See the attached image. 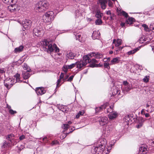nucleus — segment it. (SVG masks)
<instances>
[{
    "label": "nucleus",
    "mask_w": 154,
    "mask_h": 154,
    "mask_svg": "<svg viewBox=\"0 0 154 154\" xmlns=\"http://www.w3.org/2000/svg\"><path fill=\"white\" fill-rule=\"evenodd\" d=\"M105 139H101L98 141L96 146H93L91 150V152L94 154H99L102 152L104 149L106 144Z\"/></svg>",
    "instance_id": "f257e3e1"
},
{
    "label": "nucleus",
    "mask_w": 154,
    "mask_h": 154,
    "mask_svg": "<svg viewBox=\"0 0 154 154\" xmlns=\"http://www.w3.org/2000/svg\"><path fill=\"white\" fill-rule=\"evenodd\" d=\"M41 43L44 47L47 49L48 51L52 52L54 51L56 52H58L59 51V48L55 44H52L50 42L46 40H44L41 42Z\"/></svg>",
    "instance_id": "f03ea898"
},
{
    "label": "nucleus",
    "mask_w": 154,
    "mask_h": 154,
    "mask_svg": "<svg viewBox=\"0 0 154 154\" xmlns=\"http://www.w3.org/2000/svg\"><path fill=\"white\" fill-rule=\"evenodd\" d=\"M90 58L88 55H86L84 56L83 60L76 62L75 63L78 69L80 70L83 69L87 63H89Z\"/></svg>",
    "instance_id": "7ed1b4c3"
},
{
    "label": "nucleus",
    "mask_w": 154,
    "mask_h": 154,
    "mask_svg": "<svg viewBox=\"0 0 154 154\" xmlns=\"http://www.w3.org/2000/svg\"><path fill=\"white\" fill-rule=\"evenodd\" d=\"M49 4L47 1L40 2L35 5V8L39 12H43L48 8Z\"/></svg>",
    "instance_id": "20e7f679"
},
{
    "label": "nucleus",
    "mask_w": 154,
    "mask_h": 154,
    "mask_svg": "<svg viewBox=\"0 0 154 154\" xmlns=\"http://www.w3.org/2000/svg\"><path fill=\"white\" fill-rule=\"evenodd\" d=\"M55 16L53 11H48L43 15L42 20L45 23H50L54 20Z\"/></svg>",
    "instance_id": "39448f33"
},
{
    "label": "nucleus",
    "mask_w": 154,
    "mask_h": 154,
    "mask_svg": "<svg viewBox=\"0 0 154 154\" xmlns=\"http://www.w3.org/2000/svg\"><path fill=\"white\" fill-rule=\"evenodd\" d=\"M34 35L37 36L42 35L44 33L42 28L40 26H37L33 29Z\"/></svg>",
    "instance_id": "423d86ee"
},
{
    "label": "nucleus",
    "mask_w": 154,
    "mask_h": 154,
    "mask_svg": "<svg viewBox=\"0 0 154 154\" xmlns=\"http://www.w3.org/2000/svg\"><path fill=\"white\" fill-rule=\"evenodd\" d=\"M151 102H154V101L152 100L148 102L146 104V110L147 112L151 113L154 111V105L150 104V103Z\"/></svg>",
    "instance_id": "0eeeda50"
},
{
    "label": "nucleus",
    "mask_w": 154,
    "mask_h": 154,
    "mask_svg": "<svg viewBox=\"0 0 154 154\" xmlns=\"http://www.w3.org/2000/svg\"><path fill=\"white\" fill-rule=\"evenodd\" d=\"M13 83V80L10 78H7L4 81V85L8 89L10 88L12 86Z\"/></svg>",
    "instance_id": "6e6552de"
},
{
    "label": "nucleus",
    "mask_w": 154,
    "mask_h": 154,
    "mask_svg": "<svg viewBox=\"0 0 154 154\" xmlns=\"http://www.w3.org/2000/svg\"><path fill=\"white\" fill-rule=\"evenodd\" d=\"M100 124L101 126L106 125L108 122V118L105 116L101 117L99 119Z\"/></svg>",
    "instance_id": "1a4fd4ad"
},
{
    "label": "nucleus",
    "mask_w": 154,
    "mask_h": 154,
    "mask_svg": "<svg viewBox=\"0 0 154 154\" xmlns=\"http://www.w3.org/2000/svg\"><path fill=\"white\" fill-rule=\"evenodd\" d=\"M35 91L37 94L38 95H42L46 92V91L43 87L36 88Z\"/></svg>",
    "instance_id": "9d476101"
},
{
    "label": "nucleus",
    "mask_w": 154,
    "mask_h": 154,
    "mask_svg": "<svg viewBox=\"0 0 154 154\" xmlns=\"http://www.w3.org/2000/svg\"><path fill=\"white\" fill-rule=\"evenodd\" d=\"M123 85H124V88L126 91H128L131 90L132 88V85L130 84L127 81H124L123 82Z\"/></svg>",
    "instance_id": "9b49d317"
},
{
    "label": "nucleus",
    "mask_w": 154,
    "mask_h": 154,
    "mask_svg": "<svg viewBox=\"0 0 154 154\" xmlns=\"http://www.w3.org/2000/svg\"><path fill=\"white\" fill-rule=\"evenodd\" d=\"M108 104V103H106L100 106L96 107L95 109L96 113H98L102 111L103 109L106 108V106H107Z\"/></svg>",
    "instance_id": "f8f14e48"
},
{
    "label": "nucleus",
    "mask_w": 154,
    "mask_h": 154,
    "mask_svg": "<svg viewBox=\"0 0 154 154\" xmlns=\"http://www.w3.org/2000/svg\"><path fill=\"white\" fill-rule=\"evenodd\" d=\"M147 146L145 145H142L139 148V152L142 154H145L147 151Z\"/></svg>",
    "instance_id": "ddd939ff"
},
{
    "label": "nucleus",
    "mask_w": 154,
    "mask_h": 154,
    "mask_svg": "<svg viewBox=\"0 0 154 154\" xmlns=\"http://www.w3.org/2000/svg\"><path fill=\"white\" fill-rule=\"evenodd\" d=\"M11 143L6 141H4L2 146V149L5 150L8 149L9 148L11 147Z\"/></svg>",
    "instance_id": "4468645a"
},
{
    "label": "nucleus",
    "mask_w": 154,
    "mask_h": 154,
    "mask_svg": "<svg viewBox=\"0 0 154 154\" xmlns=\"http://www.w3.org/2000/svg\"><path fill=\"white\" fill-rule=\"evenodd\" d=\"M137 120L138 124L137 126L136 127L137 128H140L142 126L145 120L142 117H141L138 118Z\"/></svg>",
    "instance_id": "2eb2a0df"
},
{
    "label": "nucleus",
    "mask_w": 154,
    "mask_h": 154,
    "mask_svg": "<svg viewBox=\"0 0 154 154\" xmlns=\"http://www.w3.org/2000/svg\"><path fill=\"white\" fill-rule=\"evenodd\" d=\"M27 70L26 71H24L23 72V77L24 79H28L30 76L29 72L31 71V69H27Z\"/></svg>",
    "instance_id": "dca6fc26"
},
{
    "label": "nucleus",
    "mask_w": 154,
    "mask_h": 154,
    "mask_svg": "<svg viewBox=\"0 0 154 154\" xmlns=\"http://www.w3.org/2000/svg\"><path fill=\"white\" fill-rule=\"evenodd\" d=\"M113 107V106L112 105H111L109 106V103H108L107 106H106V108L104 109L105 112H106L107 113H109V114L113 112L114 111Z\"/></svg>",
    "instance_id": "f3484780"
},
{
    "label": "nucleus",
    "mask_w": 154,
    "mask_h": 154,
    "mask_svg": "<svg viewBox=\"0 0 154 154\" xmlns=\"http://www.w3.org/2000/svg\"><path fill=\"white\" fill-rule=\"evenodd\" d=\"M90 61L89 63L91 62V63H94V64H91L90 66L92 67H95L101 66L102 65H100V64H95V63H97V61L94 59H92V60L90 59Z\"/></svg>",
    "instance_id": "a211bd4d"
},
{
    "label": "nucleus",
    "mask_w": 154,
    "mask_h": 154,
    "mask_svg": "<svg viewBox=\"0 0 154 154\" xmlns=\"http://www.w3.org/2000/svg\"><path fill=\"white\" fill-rule=\"evenodd\" d=\"M31 22L30 20H26L23 23V26L24 28L26 29L29 28L31 25Z\"/></svg>",
    "instance_id": "6ab92c4d"
},
{
    "label": "nucleus",
    "mask_w": 154,
    "mask_h": 154,
    "mask_svg": "<svg viewBox=\"0 0 154 154\" xmlns=\"http://www.w3.org/2000/svg\"><path fill=\"white\" fill-rule=\"evenodd\" d=\"M100 35V33L99 31H94L92 33V37L94 39H98Z\"/></svg>",
    "instance_id": "aec40b11"
},
{
    "label": "nucleus",
    "mask_w": 154,
    "mask_h": 154,
    "mask_svg": "<svg viewBox=\"0 0 154 154\" xmlns=\"http://www.w3.org/2000/svg\"><path fill=\"white\" fill-rule=\"evenodd\" d=\"M122 43V40L121 39H114L113 41L112 44H114L116 47H119Z\"/></svg>",
    "instance_id": "412c9836"
},
{
    "label": "nucleus",
    "mask_w": 154,
    "mask_h": 154,
    "mask_svg": "<svg viewBox=\"0 0 154 154\" xmlns=\"http://www.w3.org/2000/svg\"><path fill=\"white\" fill-rule=\"evenodd\" d=\"M74 54L70 51H68L66 53V59H72L74 58Z\"/></svg>",
    "instance_id": "4be33fe9"
},
{
    "label": "nucleus",
    "mask_w": 154,
    "mask_h": 154,
    "mask_svg": "<svg viewBox=\"0 0 154 154\" xmlns=\"http://www.w3.org/2000/svg\"><path fill=\"white\" fill-rule=\"evenodd\" d=\"M117 114L116 111H114L113 112L109 114L108 116L110 119H113L116 117Z\"/></svg>",
    "instance_id": "5701e85b"
},
{
    "label": "nucleus",
    "mask_w": 154,
    "mask_h": 154,
    "mask_svg": "<svg viewBox=\"0 0 154 154\" xmlns=\"http://www.w3.org/2000/svg\"><path fill=\"white\" fill-rule=\"evenodd\" d=\"M90 58L92 56H95L97 58H102V55L100 54H95L94 53L92 52L90 54V55H88Z\"/></svg>",
    "instance_id": "b1692460"
},
{
    "label": "nucleus",
    "mask_w": 154,
    "mask_h": 154,
    "mask_svg": "<svg viewBox=\"0 0 154 154\" xmlns=\"http://www.w3.org/2000/svg\"><path fill=\"white\" fill-rule=\"evenodd\" d=\"M24 48V46L21 45L18 47L15 48L14 49V51L15 53H20L23 51Z\"/></svg>",
    "instance_id": "393cba45"
},
{
    "label": "nucleus",
    "mask_w": 154,
    "mask_h": 154,
    "mask_svg": "<svg viewBox=\"0 0 154 154\" xmlns=\"http://www.w3.org/2000/svg\"><path fill=\"white\" fill-rule=\"evenodd\" d=\"M14 136L13 134H11L8 135L6 137V139L10 141L11 143H13V140H14Z\"/></svg>",
    "instance_id": "a878e982"
},
{
    "label": "nucleus",
    "mask_w": 154,
    "mask_h": 154,
    "mask_svg": "<svg viewBox=\"0 0 154 154\" xmlns=\"http://www.w3.org/2000/svg\"><path fill=\"white\" fill-rule=\"evenodd\" d=\"M120 58L119 57H116L114 58L111 61V63L110 64H115L118 63L119 61Z\"/></svg>",
    "instance_id": "bb28decb"
},
{
    "label": "nucleus",
    "mask_w": 154,
    "mask_h": 154,
    "mask_svg": "<svg viewBox=\"0 0 154 154\" xmlns=\"http://www.w3.org/2000/svg\"><path fill=\"white\" fill-rule=\"evenodd\" d=\"M124 46H120L117 48L115 49V51L114 52V54L117 55L118 54L121 52V51L124 48Z\"/></svg>",
    "instance_id": "cd10ccee"
},
{
    "label": "nucleus",
    "mask_w": 154,
    "mask_h": 154,
    "mask_svg": "<svg viewBox=\"0 0 154 154\" xmlns=\"http://www.w3.org/2000/svg\"><path fill=\"white\" fill-rule=\"evenodd\" d=\"M107 0H102L101 1V8L103 9H104L106 8V3H107Z\"/></svg>",
    "instance_id": "c85d7f7f"
},
{
    "label": "nucleus",
    "mask_w": 154,
    "mask_h": 154,
    "mask_svg": "<svg viewBox=\"0 0 154 154\" xmlns=\"http://www.w3.org/2000/svg\"><path fill=\"white\" fill-rule=\"evenodd\" d=\"M140 48L139 47H138L137 48H136L135 49H134L133 50L130 51H128V52H127V54L128 55H130L134 54L135 52H136L137 51L139 50Z\"/></svg>",
    "instance_id": "c756f323"
},
{
    "label": "nucleus",
    "mask_w": 154,
    "mask_h": 154,
    "mask_svg": "<svg viewBox=\"0 0 154 154\" xmlns=\"http://www.w3.org/2000/svg\"><path fill=\"white\" fill-rule=\"evenodd\" d=\"M64 74L63 73H61L59 79H58L57 82V87H59L60 85H59L60 83V80L62 79H63L64 77Z\"/></svg>",
    "instance_id": "7c9ffc66"
},
{
    "label": "nucleus",
    "mask_w": 154,
    "mask_h": 154,
    "mask_svg": "<svg viewBox=\"0 0 154 154\" xmlns=\"http://www.w3.org/2000/svg\"><path fill=\"white\" fill-rule=\"evenodd\" d=\"M103 16L102 14L100 11L97 10L96 12L95 17L97 18H101Z\"/></svg>",
    "instance_id": "2f4dec72"
},
{
    "label": "nucleus",
    "mask_w": 154,
    "mask_h": 154,
    "mask_svg": "<svg viewBox=\"0 0 154 154\" xmlns=\"http://www.w3.org/2000/svg\"><path fill=\"white\" fill-rule=\"evenodd\" d=\"M124 121L126 122V124L127 125H129L130 122L131 121L130 116L128 115L126 116L125 118Z\"/></svg>",
    "instance_id": "473e14b6"
},
{
    "label": "nucleus",
    "mask_w": 154,
    "mask_h": 154,
    "mask_svg": "<svg viewBox=\"0 0 154 154\" xmlns=\"http://www.w3.org/2000/svg\"><path fill=\"white\" fill-rule=\"evenodd\" d=\"M134 20V19L132 17H129L126 20V23L129 24H132Z\"/></svg>",
    "instance_id": "72a5a7b5"
},
{
    "label": "nucleus",
    "mask_w": 154,
    "mask_h": 154,
    "mask_svg": "<svg viewBox=\"0 0 154 154\" xmlns=\"http://www.w3.org/2000/svg\"><path fill=\"white\" fill-rule=\"evenodd\" d=\"M72 123V122L71 121H69L68 122L67 124H64L63 126H62V128L65 129H67L69 128V125H70Z\"/></svg>",
    "instance_id": "f704fd0d"
},
{
    "label": "nucleus",
    "mask_w": 154,
    "mask_h": 154,
    "mask_svg": "<svg viewBox=\"0 0 154 154\" xmlns=\"http://www.w3.org/2000/svg\"><path fill=\"white\" fill-rule=\"evenodd\" d=\"M84 113L85 112L83 110L79 111L77 114L76 116V118L77 119L79 118L80 117V116L83 115Z\"/></svg>",
    "instance_id": "c9c22d12"
},
{
    "label": "nucleus",
    "mask_w": 154,
    "mask_h": 154,
    "mask_svg": "<svg viewBox=\"0 0 154 154\" xmlns=\"http://www.w3.org/2000/svg\"><path fill=\"white\" fill-rule=\"evenodd\" d=\"M95 23L96 25H100L102 24V21L101 18L97 19L95 21Z\"/></svg>",
    "instance_id": "e433bc0d"
},
{
    "label": "nucleus",
    "mask_w": 154,
    "mask_h": 154,
    "mask_svg": "<svg viewBox=\"0 0 154 154\" xmlns=\"http://www.w3.org/2000/svg\"><path fill=\"white\" fill-rule=\"evenodd\" d=\"M120 14L121 15H122L124 16L126 18H127L128 16V14L123 11H122L120 13Z\"/></svg>",
    "instance_id": "4c0bfd02"
},
{
    "label": "nucleus",
    "mask_w": 154,
    "mask_h": 154,
    "mask_svg": "<svg viewBox=\"0 0 154 154\" xmlns=\"http://www.w3.org/2000/svg\"><path fill=\"white\" fill-rule=\"evenodd\" d=\"M149 77L148 76H146L143 79V81L145 83H147L149 81Z\"/></svg>",
    "instance_id": "58836bf2"
},
{
    "label": "nucleus",
    "mask_w": 154,
    "mask_h": 154,
    "mask_svg": "<svg viewBox=\"0 0 154 154\" xmlns=\"http://www.w3.org/2000/svg\"><path fill=\"white\" fill-rule=\"evenodd\" d=\"M68 69H69L68 65H64L63 66V70L66 73L67 72Z\"/></svg>",
    "instance_id": "ea45409f"
},
{
    "label": "nucleus",
    "mask_w": 154,
    "mask_h": 154,
    "mask_svg": "<svg viewBox=\"0 0 154 154\" xmlns=\"http://www.w3.org/2000/svg\"><path fill=\"white\" fill-rule=\"evenodd\" d=\"M14 4H11L10 6H9L8 7V9L11 12L14 11V10H12V9H14Z\"/></svg>",
    "instance_id": "a19ab883"
},
{
    "label": "nucleus",
    "mask_w": 154,
    "mask_h": 154,
    "mask_svg": "<svg viewBox=\"0 0 154 154\" xmlns=\"http://www.w3.org/2000/svg\"><path fill=\"white\" fill-rule=\"evenodd\" d=\"M142 26L144 28V29L146 31H149V29L148 26L146 24H143L142 25Z\"/></svg>",
    "instance_id": "79ce46f5"
},
{
    "label": "nucleus",
    "mask_w": 154,
    "mask_h": 154,
    "mask_svg": "<svg viewBox=\"0 0 154 154\" xmlns=\"http://www.w3.org/2000/svg\"><path fill=\"white\" fill-rule=\"evenodd\" d=\"M8 112L11 115H14L17 113L16 111L13 110L12 109H10L9 110Z\"/></svg>",
    "instance_id": "37998d69"
},
{
    "label": "nucleus",
    "mask_w": 154,
    "mask_h": 154,
    "mask_svg": "<svg viewBox=\"0 0 154 154\" xmlns=\"http://www.w3.org/2000/svg\"><path fill=\"white\" fill-rule=\"evenodd\" d=\"M18 142H19V140H18V139H14V140H13V143H11L13 145H15Z\"/></svg>",
    "instance_id": "c03bdc74"
},
{
    "label": "nucleus",
    "mask_w": 154,
    "mask_h": 154,
    "mask_svg": "<svg viewBox=\"0 0 154 154\" xmlns=\"http://www.w3.org/2000/svg\"><path fill=\"white\" fill-rule=\"evenodd\" d=\"M103 64L105 68H109V64L108 63L105 62Z\"/></svg>",
    "instance_id": "a18cd8bd"
},
{
    "label": "nucleus",
    "mask_w": 154,
    "mask_h": 154,
    "mask_svg": "<svg viewBox=\"0 0 154 154\" xmlns=\"http://www.w3.org/2000/svg\"><path fill=\"white\" fill-rule=\"evenodd\" d=\"M17 0H10L9 3L11 4H15L17 3Z\"/></svg>",
    "instance_id": "49530a36"
},
{
    "label": "nucleus",
    "mask_w": 154,
    "mask_h": 154,
    "mask_svg": "<svg viewBox=\"0 0 154 154\" xmlns=\"http://www.w3.org/2000/svg\"><path fill=\"white\" fill-rule=\"evenodd\" d=\"M75 66H76V63H72L71 65H68L69 69H71L74 67Z\"/></svg>",
    "instance_id": "de8ad7c7"
},
{
    "label": "nucleus",
    "mask_w": 154,
    "mask_h": 154,
    "mask_svg": "<svg viewBox=\"0 0 154 154\" xmlns=\"http://www.w3.org/2000/svg\"><path fill=\"white\" fill-rule=\"evenodd\" d=\"M150 29L154 31V23H151L149 26Z\"/></svg>",
    "instance_id": "09e8293b"
},
{
    "label": "nucleus",
    "mask_w": 154,
    "mask_h": 154,
    "mask_svg": "<svg viewBox=\"0 0 154 154\" xmlns=\"http://www.w3.org/2000/svg\"><path fill=\"white\" fill-rule=\"evenodd\" d=\"M59 143V142L57 140H54L51 143V145H56Z\"/></svg>",
    "instance_id": "8fccbe9b"
},
{
    "label": "nucleus",
    "mask_w": 154,
    "mask_h": 154,
    "mask_svg": "<svg viewBox=\"0 0 154 154\" xmlns=\"http://www.w3.org/2000/svg\"><path fill=\"white\" fill-rule=\"evenodd\" d=\"M74 76L72 75L70 76L67 80V81L71 82L72 81Z\"/></svg>",
    "instance_id": "3c124183"
},
{
    "label": "nucleus",
    "mask_w": 154,
    "mask_h": 154,
    "mask_svg": "<svg viewBox=\"0 0 154 154\" xmlns=\"http://www.w3.org/2000/svg\"><path fill=\"white\" fill-rule=\"evenodd\" d=\"M6 70L4 68L0 69V74H2L5 72Z\"/></svg>",
    "instance_id": "603ef678"
},
{
    "label": "nucleus",
    "mask_w": 154,
    "mask_h": 154,
    "mask_svg": "<svg viewBox=\"0 0 154 154\" xmlns=\"http://www.w3.org/2000/svg\"><path fill=\"white\" fill-rule=\"evenodd\" d=\"M66 135L65 134H63L61 135L60 137V138L61 139H63L66 137Z\"/></svg>",
    "instance_id": "864d4df0"
},
{
    "label": "nucleus",
    "mask_w": 154,
    "mask_h": 154,
    "mask_svg": "<svg viewBox=\"0 0 154 154\" xmlns=\"http://www.w3.org/2000/svg\"><path fill=\"white\" fill-rule=\"evenodd\" d=\"M68 77H69V75H67L66 74L65 75H64V78L63 79V80L64 82L67 81V80H66V79H68Z\"/></svg>",
    "instance_id": "5fc2aeb1"
},
{
    "label": "nucleus",
    "mask_w": 154,
    "mask_h": 154,
    "mask_svg": "<svg viewBox=\"0 0 154 154\" xmlns=\"http://www.w3.org/2000/svg\"><path fill=\"white\" fill-rule=\"evenodd\" d=\"M23 68L25 70H27V69H30L29 68L27 67V66L26 64H24L23 65Z\"/></svg>",
    "instance_id": "6e6d98bb"
},
{
    "label": "nucleus",
    "mask_w": 154,
    "mask_h": 154,
    "mask_svg": "<svg viewBox=\"0 0 154 154\" xmlns=\"http://www.w3.org/2000/svg\"><path fill=\"white\" fill-rule=\"evenodd\" d=\"M25 138V136L24 135H23L19 137V139L20 140H21Z\"/></svg>",
    "instance_id": "4d7b16f0"
},
{
    "label": "nucleus",
    "mask_w": 154,
    "mask_h": 154,
    "mask_svg": "<svg viewBox=\"0 0 154 154\" xmlns=\"http://www.w3.org/2000/svg\"><path fill=\"white\" fill-rule=\"evenodd\" d=\"M108 4L109 6H112V3L110 0H108Z\"/></svg>",
    "instance_id": "13d9d810"
},
{
    "label": "nucleus",
    "mask_w": 154,
    "mask_h": 154,
    "mask_svg": "<svg viewBox=\"0 0 154 154\" xmlns=\"http://www.w3.org/2000/svg\"><path fill=\"white\" fill-rule=\"evenodd\" d=\"M17 8H18V5H17V4H14V9H12V10H14V11H15L16 9H17Z\"/></svg>",
    "instance_id": "bf43d9fd"
},
{
    "label": "nucleus",
    "mask_w": 154,
    "mask_h": 154,
    "mask_svg": "<svg viewBox=\"0 0 154 154\" xmlns=\"http://www.w3.org/2000/svg\"><path fill=\"white\" fill-rule=\"evenodd\" d=\"M58 107L59 109L62 110V108L63 107V106H62L61 105L60 106V105H59Z\"/></svg>",
    "instance_id": "052dcab7"
},
{
    "label": "nucleus",
    "mask_w": 154,
    "mask_h": 154,
    "mask_svg": "<svg viewBox=\"0 0 154 154\" xmlns=\"http://www.w3.org/2000/svg\"><path fill=\"white\" fill-rule=\"evenodd\" d=\"M144 109H143L141 111V114L142 115H144L145 113V112L144 111Z\"/></svg>",
    "instance_id": "680f3d73"
},
{
    "label": "nucleus",
    "mask_w": 154,
    "mask_h": 154,
    "mask_svg": "<svg viewBox=\"0 0 154 154\" xmlns=\"http://www.w3.org/2000/svg\"><path fill=\"white\" fill-rule=\"evenodd\" d=\"M6 107L8 109V111L10 109H12L11 106L8 104H7Z\"/></svg>",
    "instance_id": "e2e57ef3"
},
{
    "label": "nucleus",
    "mask_w": 154,
    "mask_h": 154,
    "mask_svg": "<svg viewBox=\"0 0 154 154\" xmlns=\"http://www.w3.org/2000/svg\"><path fill=\"white\" fill-rule=\"evenodd\" d=\"M106 14L108 15H111V14L110 11H106Z\"/></svg>",
    "instance_id": "0e129e2a"
},
{
    "label": "nucleus",
    "mask_w": 154,
    "mask_h": 154,
    "mask_svg": "<svg viewBox=\"0 0 154 154\" xmlns=\"http://www.w3.org/2000/svg\"><path fill=\"white\" fill-rule=\"evenodd\" d=\"M4 2L6 3H9L10 0H3Z\"/></svg>",
    "instance_id": "69168bd1"
},
{
    "label": "nucleus",
    "mask_w": 154,
    "mask_h": 154,
    "mask_svg": "<svg viewBox=\"0 0 154 154\" xmlns=\"http://www.w3.org/2000/svg\"><path fill=\"white\" fill-rule=\"evenodd\" d=\"M20 77V75L19 74H17L15 75V77L16 78H19Z\"/></svg>",
    "instance_id": "338daca9"
},
{
    "label": "nucleus",
    "mask_w": 154,
    "mask_h": 154,
    "mask_svg": "<svg viewBox=\"0 0 154 154\" xmlns=\"http://www.w3.org/2000/svg\"><path fill=\"white\" fill-rule=\"evenodd\" d=\"M144 115H145V116L146 117H149L150 116L149 114L148 113H145V114H144Z\"/></svg>",
    "instance_id": "774afa93"
}]
</instances>
